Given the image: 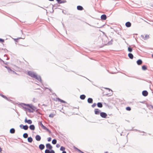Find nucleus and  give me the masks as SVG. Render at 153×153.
<instances>
[{
  "label": "nucleus",
  "instance_id": "4c0bfd02",
  "mask_svg": "<svg viewBox=\"0 0 153 153\" xmlns=\"http://www.w3.org/2000/svg\"><path fill=\"white\" fill-rule=\"evenodd\" d=\"M4 42V40L2 39H1V38H0V42Z\"/></svg>",
  "mask_w": 153,
  "mask_h": 153
},
{
  "label": "nucleus",
  "instance_id": "72a5a7b5",
  "mask_svg": "<svg viewBox=\"0 0 153 153\" xmlns=\"http://www.w3.org/2000/svg\"><path fill=\"white\" fill-rule=\"evenodd\" d=\"M45 153H50V151L49 149H46L45 151Z\"/></svg>",
  "mask_w": 153,
  "mask_h": 153
},
{
  "label": "nucleus",
  "instance_id": "f704fd0d",
  "mask_svg": "<svg viewBox=\"0 0 153 153\" xmlns=\"http://www.w3.org/2000/svg\"><path fill=\"white\" fill-rule=\"evenodd\" d=\"M21 38H18L14 39V40L15 42H18V39H21Z\"/></svg>",
  "mask_w": 153,
  "mask_h": 153
},
{
  "label": "nucleus",
  "instance_id": "bb28decb",
  "mask_svg": "<svg viewBox=\"0 0 153 153\" xmlns=\"http://www.w3.org/2000/svg\"><path fill=\"white\" fill-rule=\"evenodd\" d=\"M128 51L129 52H131L132 51V48L131 47H128Z\"/></svg>",
  "mask_w": 153,
  "mask_h": 153
},
{
  "label": "nucleus",
  "instance_id": "e433bc0d",
  "mask_svg": "<svg viewBox=\"0 0 153 153\" xmlns=\"http://www.w3.org/2000/svg\"><path fill=\"white\" fill-rule=\"evenodd\" d=\"M96 105H97L96 103H94L91 106L93 108H94L96 106Z\"/></svg>",
  "mask_w": 153,
  "mask_h": 153
},
{
  "label": "nucleus",
  "instance_id": "393cba45",
  "mask_svg": "<svg viewBox=\"0 0 153 153\" xmlns=\"http://www.w3.org/2000/svg\"><path fill=\"white\" fill-rule=\"evenodd\" d=\"M22 128L24 129L25 130H27L28 128V126L27 125L23 126Z\"/></svg>",
  "mask_w": 153,
  "mask_h": 153
},
{
  "label": "nucleus",
  "instance_id": "cd10ccee",
  "mask_svg": "<svg viewBox=\"0 0 153 153\" xmlns=\"http://www.w3.org/2000/svg\"><path fill=\"white\" fill-rule=\"evenodd\" d=\"M23 137L24 138H27L28 137V134L27 133H24L23 135Z\"/></svg>",
  "mask_w": 153,
  "mask_h": 153
},
{
  "label": "nucleus",
  "instance_id": "864d4df0",
  "mask_svg": "<svg viewBox=\"0 0 153 153\" xmlns=\"http://www.w3.org/2000/svg\"><path fill=\"white\" fill-rule=\"evenodd\" d=\"M2 97H4V96H2Z\"/></svg>",
  "mask_w": 153,
  "mask_h": 153
},
{
  "label": "nucleus",
  "instance_id": "f3484780",
  "mask_svg": "<svg viewBox=\"0 0 153 153\" xmlns=\"http://www.w3.org/2000/svg\"><path fill=\"white\" fill-rule=\"evenodd\" d=\"M29 128L31 130H34L35 129V126L33 125H31L30 126H29Z\"/></svg>",
  "mask_w": 153,
  "mask_h": 153
},
{
  "label": "nucleus",
  "instance_id": "de8ad7c7",
  "mask_svg": "<svg viewBox=\"0 0 153 153\" xmlns=\"http://www.w3.org/2000/svg\"><path fill=\"white\" fill-rule=\"evenodd\" d=\"M111 42H113V39H112L111 41H110Z\"/></svg>",
  "mask_w": 153,
  "mask_h": 153
},
{
  "label": "nucleus",
  "instance_id": "412c9836",
  "mask_svg": "<svg viewBox=\"0 0 153 153\" xmlns=\"http://www.w3.org/2000/svg\"><path fill=\"white\" fill-rule=\"evenodd\" d=\"M97 105L99 108H102V105L101 102H98L97 104Z\"/></svg>",
  "mask_w": 153,
  "mask_h": 153
},
{
  "label": "nucleus",
  "instance_id": "5701e85b",
  "mask_svg": "<svg viewBox=\"0 0 153 153\" xmlns=\"http://www.w3.org/2000/svg\"><path fill=\"white\" fill-rule=\"evenodd\" d=\"M142 61L140 59H139L137 61V64L138 65H140L142 64Z\"/></svg>",
  "mask_w": 153,
  "mask_h": 153
},
{
  "label": "nucleus",
  "instance_id": "473e14b6",
  "mask_svg": "<svg viewBox=\"0 0 153 153\" xmlns=\"http://www.w3.org/2000/svg\"><path fill=\"white\" fill-rule=\"evenodd\" d=\"M126 109L127 111H130L131 110V108L129 107H128L126 108Z\"/></svg>",
  "mask_w": 153,
  "mask_h": 153
},
{
  "label": "nucleus",
  "instance_id": "20e7f679",
  "mask_svg": "<svg viewBox=\"0 0 153 153\" xmlns=\"http://www.w3.org/2000/svg\"><path fill=\"white\" fill-rule=\"evenodd\" d=\"M59 4L56 3L55 4L53 5H52V9L53 10V9L54 8L55 9H56L57 8V7L60 6V5ZM54 11V10H53V12Z\"/></svg>",
  "mask_w": 153,
  "mask_h": 153
},
{
  "label": "nucleus",
  "instance_id": "dca6fc26",
  "mask_svg": "<svg viewBox=\"0 0 153 153\" xmlns=\"http://www.w3.org/2000/svg\"><path fill=\"white\" fill-rule=\"evenodd\" d=\"M39 124H40V125L41 126V127L43 129H46V127L43 125L42 124V122H40Z\"/></svg>",
  "mask_w": 153,
  "mask_h": 153
},
{
  "label": "nucleus",
  "instance_id": "c756f323",
  "mask_svg": "<svg viewBox=\"0 0 153 153\" xmlns=\"http://www.w3.org/2000/svg\"><path fill=\"white\" fill-rule=\"evenodd\" d=\"M57 141L56 139H54L52 141V143L53 144H55L56 143Z\"/></svg>",
  "mask_w": 153,
  "mask_h": 153
},
{
  "label": "nucleus",
  "instance_id": "9d476101",
  "mask_svg": "<svg viewBox=\"0 0 153 153\" xmlns=\"http://www.w3.org/2000/svg\"><path fill=\"white\" fill-rule=\"evenodd\" d=\"M131 23L129 22H127L125 24V25L127 27H130L131 26Z\"/></svg>",
  "mask_w": 153,
  "mask_h": 153
},
{
  "label": "nucleus",
  "instance_id": "7c9ffc66",
  "mask_svg": "<svg viewBox=\"0 0 153 153\" xmlns=\"http://www.w3.org/2000/svg\"><path fill=\"white\" fill-rule=\"evenodd\" d=\"M55 115V114H51L49 115V117H50L53 118Z\"/></svg>",
  "mask_w": 153,
  "mask_h": 153
},
{
  "label": "nucleus",
  "instance_id": "2f4dec72",
  "mask_svg": "<svg viewBox=\"0 0 153 153\" xmlns=\"http://www.w3.org/2000/svg\"><path fill=\"white\" fill-rule=\"evenodd\" d=\"M65 150V147L63 146H61L60 148V150L62 151H64V150Z\"/></svg>",
  "mask_w": 153,
  "mask_h": 153
},
{
  "label": "nucleus",
  "instance_id": "c03bdc74",
  "mask_svg": "<svg viewBox=\"0 0 153 153\" xmlns=\"http://www.w3.org/2000/svg\"><path fill=\"white\" fill-rule=\"evenodd\" d=\"M4 56H7V55L6 54H4Z\"/></svg>",
  "mask_w": 153,
  "mask_h": 153
},
{
  "label": "nucleus",
  "instance_id": "3c124183",
  "mask_svg": "<svg viewBox=\"0 0 153 153\" xmlns=\"http://www.w3.org/2000/svg\"><path fill=\"white\" fill-rule=\"evenodd\" d=\"M152 57H153V54L152 55Z\"/></svg>",
  "mask_w": 153,
  "mask_h": 153
},
{
  "label": "nucleus",
  "instance_id": "4be33fe9",
  "mask_svg": "<svg viewBox=\"0 0 153 153\" xmlns=\"http://www.w3.org/2000/svg\"><path fill=\"white\" fill-rule=\"evenodd\" d=\"M28 141L30 143H31L33 141V139L31 137H29L27 138Z\"/></svg>",
  "mask_w": 153,
  "mask_h": 153
},
{
  "label": "nucleus",
  "instance_id": "49530a36",
  "mask_svg": "<svg viewBox=\"0 0 153 153\" xmlns=\"http://www.w3.org/2000/svg\"><path fill=\"white\" fill-rule=\"evenodd\" d=\"M62 153H66V152L65 151H63Z\"/></svg>",
  "mask_w": 153,
  "mask_h": 153
},
{
  "label": "nucleus",
  "instance_id": "79ce46f5",
  "mask_svg": "<svg viewBox=\"0 0 153 153\" xmlns=\"http://www.w3.org/2000/svg\"><path fill=\"white\" fill-rule=\"evenodd\" d=\"M50 153H55L54 151L53 150H51L50 151Z\"/></svg>",
  "mask_w": 153,
  "mask_h": 153
},
{
  "label": "nucleus",
  "instance_id": "aec40b11",
  "mask_svg": "<svg viewBox=\"0 0 153 153\" xmlns=\"http://www.w3.org/2000/svg\"><path fill=\"white\" fill-rule=\"evenodd\" d=\"M88 102L89 103H92L93 102V99L91 98H89L88 99Z\"/></svg>",
  "mask_w": 153,
  "mask_h": 153
},
{
  "label": "nucleus",
  "instance_id": "a18cd8bd",
  "mask_svg": "<svg viewBox=\"0 0 153 153\" xmlns=\"http://www.w3.org/2000/svg\"><path fill=\"white\" fill-rule=\"evenodd\" d=\"M1 151H2V149L1 147H0V152H1Z\"/></svg>",
  "mask_w": 153,
  "mask_h": 153
},
{
  "label": "nucleus",
  "instance_id": "1a4fd4ad",
  "mask_svg": "<svg viewBox=\"0 0 153 153\" xmlns=\"http://www.w3.org/2000/svg\"><path fill=\"white\" fill-rule=\"evenodd\" d=\"M141 37L142 38L144 39V40H146L149 39V35L147 34H146L145 37H144V36L142 35H141Z\"/></svg>",
  "mask_w": 153,
  "mask_h": 153
},
{
  "label": "nucleus",
  "instance_id": "f8f14e48",
  "mask_svg": "<svg viewBox=\"0 0 153 153\" xmlns=\"http://www.w3.org/2000/svg\"><path fill=\"white\" fill-rule=\"evenodd\" d=\"M148 93L146 91H144L142 92V94L144 96H146L148 95Z\"/></svg>",
  "mask_w": 153,
  "mask_h": 153
},
{
  "label": "nucleus",
  "instance_id": "b1692460",
  "mask_svg": "<svg viewBox=\"0 0 153 153\" xmlns=\"http://www.w3.org/2000/svg\"><path fill=\"white\" fill-rule=\"evenodd\" d=\"M80 98L82 100H84L85 98V96L84 95H82L80 96Z\"/></svg>",
  "mask_w": 153,
  "mask_h": 153
},
{
  "label": "nucleus",
  "instance_id": "6ab92c4d",
  "mask_svg": "<svg viewBox=\"0 0 153 153\" xmlns=\"http://www.w3.org/2000/svg\"><path fill=\"white\" fill-rule=\"evenodd\" d=\"M10 132L11 134H13L15 132V130L13 128H11L10 130Z\"/></svg>",
  "mask_w": 153,
  "mask_h": 153
},
{
  "label": "nucleus",
  "instance_id": "2eb2a0df",
  "mask_svg": "<svg viewBox=\"0 0 153 153\" xmlns=\"http://www.w3.org/2000/svg\"><path fill=\"white\" fill-rule=\"evenodd\" d=\"M39 148L41 150L45 148V146L43 144H40L39 146Z\"/></svg>",
  "mask_w": 153,
  "mask_h": 153
},
{
  "label": "nucleus",
  "instance_id": "a19ab883",
  "mask_svg": "<svg viewBox=\"0 0 153 153\" xmlns=\"http://www.w3.org/2000/svg\"><path fill=\"white\" fill-rule=\"evenodd\" d=\"M60 145L59 144H57L56 145V147L58 148H59L60 147Z\"/></svg>",
  "mask_w": 153,
  "mask_h": 153
},
{
  "label": "nucleus",
  "instance_id": "09e8293b",
  "mask_svg": "<svg viewBox=\"0 0 153 153\" xmlns=\"http://www.w3.org/2000/svg\"><path fill=\"white\" fill-rule=\"evenodd\" d=\"M48 0L49 1H54V0Z\"/></svg>",
  "mask_w": 153,
  "mask_h": 153
},
{
  "label": "nucleus",
  "instance_id": "f03ea898",
  "mask_svg": "<svg viewBox=\"0 0 153 153\" xmlns=\"http://www.w3.org/2000/svg\"><path fill=\"white\" fill-rule=\"evenodd\" d=\"M28 74L29 76L31 77L35 78L38 80H41V78L40 77L38 76L34 72L32 71H28Z\"/></svg>",
  "mask_w": 153,
  "mask_h": 153
},
{
  "label": "nucleus",
  "instance_id": "58836bf2",
  "mask_svg": "<svg viewBox=\"0 0 153 153\" xmlns=\"http://www.w3.org/2000/svg\"><path fill=\"white\" fill-rule=\"evenodd\" d=\"M51 140V138L50 137H49L48 138V142H50Z\"/></svg>",
  "mask_w": 153,
  "mask_h": 153
},
{
  "label": "nucleus",
  "instance_id": "423d86ee",
  "mask_svg": "<svg viewBox=\"0 0 153 153\" xmlns=\"http://www.w3.org/2000/svg\"><path fill=\"white\" fill-rule=\"evenodd\" d=\"M46 146L47 149L49 150H51L52 149V146L49 143L47 144Z\"/></svg>",
  "mask_w": 153,
  "mask_h": 153
},
{
  "label": "nucleus",
  "instance_id": "0eeeda50",
  "mask_svg": "<svg viewBox=\"0 0 153 153\" xmlns=\"http://www.w3.org/2000/svg\"><path fill=\"white\" fill-rule=\"evenodd\" d=\"M25 123H27L29 124H31L32 123V121L30 120H27V118H26L25 120Z\"/></svg>",
  "mask_w": 153,
  "mask_h": 153
},
{
  "label": "nucleus",
  "instance_id": "c85d7f7f",
  "mask_svg": "<svg viewBox=\"0 0 153 153\" xmlns=\"http://www.w3.org/2000/svg\"><path fill=\"white\" fill-rule=\"evenodd\" d=\"M128 56L129 57H134L133 55L131 53H129L128 54Z\"/></svg>",
  "mask_w": 153,
  "mask_h": 153
},
{
  "label": "nucleus",
  "instance_id": "603ef678",
  "mask_svg": "<svg viewBox=\"0 0 153 153\" xmlns=\"http://www.w3.org/2000/svg\"><path fill=\"white\" fill-rule=\"evenodd\" d=\"M104 153H108V152H105Z\"/></svg>",
  "mask_w": 153,
  "mask_h": 153
},
{
  "label": "nucleus",
  "instance_id": "a211bd4d",
  "mask_svg": "<svg viewBox=\"0 0 153 153\" xmlns=\"http://www.w3.org/2000/svg\"><path fill=\"white\" fill-rule=\"evenodd\" d=\"M57 100L58 101H59L61 102L64 103H66V102H65V101H64L63 100H62L60 99V98H57Z\"/></svg>",
  "mask_w": 153,
  "mask_h": 153
},
{
  "label": "nucleus",
  "instance_id": "8fccbe9b",
  "mask_svg": "<svg viewBox=\"0 0 153 153\" xmlns=\"http://www.w3.org/2000/svg\"><path fill=\"white\" fill-rule=\"evenodd\" d=\"M62 12L63 13H64V12L63 10H62Z\"/></svg>",
  "mask_w": 153,
  "mask_h": 153
},
{
  "label": "nucleus",
  "instance_id": "4468645a",
  "mask_svg": "<svg viewBox=\"0 0 153 153\" xmlns=\"http://www.w3.org/2000/svg\"><path fill=\"white\" fill-rule=\"evenodd\" d=\"M36 140L38 141H39L41 140V137L39 135H36Z\"/></svg>",
  "mask_w": 153,
  "mask_h": 153
},
{
  "label": "nucleus",
  "instance_id": "5fc2aeb1",
  "mask_svg": "<svg viewBox=\"0 0 153 153\" xmlns=\"http://www.w3.org/2000/svg\"><path fill=\"white\" fill-rule=\"evenodd\" d=\"M152 108L153 109V106L152 107Z\"/></svg>",
  "mask_w": 153,
  "mask_h": 153
},
{
  "label": "nucleus",
  "instance_id": "f257e3e1",
  "mask_svg": "<svg viewBox=\"0 0 153 153\" xmlns=\"http://www.w3.org/2000/svg\"><path fill=\"white\" fill-rule=\"evenodd\" d=\"M22 105L23 107L29 112H33L34 110V107L32 105L24 103Z\"/></svg>",
  "mask_w": 153,
  "mask_h": 153
},
{
  "label": "nucleus",
  "instance_id": "39448f33",
  "mask_svg": "<svg viewBox=\"0 0 153 153\" xmlns=\"http://www.w3.org/2000/svg\"><path fill=\"white\" fill-rule=\"evenodd\" d=\"M100 115L102 117L104 118H105L107 116L106 113L103 112L100 113Z\"/></svg>",
  "mask_w": 153,
  "mask_h": 153
},
{
  "label": "nucleus",
  "instance_id": "7ed1b4c3",
  "mask_svg": "<svg viewBox=\"0 0 153 153\" xmlns=\"http://www.w3.org/2000/svg\"><path fill=\"white\" fill-rule=\"evenodd\" d=\"M57 2V3L59 4L64 3H66L67 1L66 0H56Z\"/></svg>",
  "mask_w": 153,
  "mask_h": 153
},
{
  "label": "nucleus",
  "instance_id": "a878e982",
  "mask_svg": "<svg viewBox=\"0 0 153 153\" xmlns=\"http://www.w3.org/2000/svg\"><path fill=\"white\" fill-rule=\"evenodd\" d=\"M142 69L143 70H146L147 69V67L145 65H143L142 66Z\"/></svg>",
  "mask_w": 153,
  "mask_h": 153
},
{
  "label": "nucleus",
  "instance_id": "37998d69",
  "mask_svg": "<svg viewBox=\"0 0 153 153\" xmlns=\"http://www.w3.org/2000/svg\"><path fill=\"white\" fill-rule=\"evenodd\" d=\"M23 126L22 125H20L19 126L20 127L22 128Z\"/></svg>",
  "mask_w": 153,
  "mask_h": 153
},
{
  "label": "nucleus",
  "instance_id": "c9c22d12",
  "mask_svg": "<svg viewBox=\"0 0 153 153\" xmlns=\"http://www.w3.org/2000/svg\"><path fill=\"white\" fill-rule=\"evenodd\" d=\"M44 130H46L49 133H51V132L50 130H49L48 128L46 127V129H44Z\"/></svg>",
  "mask_w": 153,
  "mask_h": 153
},
{
  "label": "nucleus",
  "instance_id": "6e6552de",
  "mask_svg": "<svg viewBox=\"0 0 153 153\" xmlns=\"http://www.w3.org/2000/svg\"><path fill=\"white\" fill-rule=\"evenodd\" d=\"M107 18V16L106 15L103 14L101 16V19L102 20H105Z\"/></svg>",
  "mask_w": 153,
  "mask_h": 153
},
{
  "label": "nucleus",
  "instance_id": "ddd939ff",
  "mask_svg": "<svg viewBox=\"0 0 153 153\" xmlns=\"http://www.w3.org/2000/svg\"><path fill=\"white\" fill-rule=\"evenodd\" d=\"M77 10H82L84 9L83 7L80 5L77 6Z\"/></svg>",
  "mask_w": 153,
  "mask_h": 153
},
{
  "label": "nucleus",
  "instance_id": "9b49d317",
  "mask_svg": "<svg viewBox=\"0 0 153 153\" xmlns=\"http://www.w3.org/2000/svg\"><path fill=\"white\" fill-rule=\"evenodd\" d=\"M94 111L95 114H100V111L99 109L96 108L95 109Z\"/></svg>",
  "mask_w": 153,
  "mask_h": 153
},
{
  "label": "nucleus",
  "instance_id": "ea45409f",
  "mask_svg": "<svg viewBox=\"0 0 153 153\" xmlns=\"http://www.w3.org/2000/svg\"><path fill=\"white\" fill-rule=\"evenodd\" d=\"M108 45H111L112 44V42H111V41H109L108 42Z\"/></svg>",
  "mask_w": 153,
  "mask_h": 153
}]
</instances>
